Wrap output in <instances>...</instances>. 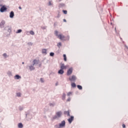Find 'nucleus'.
Masks as SVG:
<instances>
[{"label": "nucleus", "mask_w": 128, "mask_h": 128, "mask_svg": "<svg viewBox=\"0 0 128 128\" xmlns=\"http://www.w3.org/2000/svg\"><path fill=\"white\" fill-rule=\"evenodd\" d=\"M8 12V7L6 6V5H2V7L0 8V12Z\"/></svg>", "instance_id": "obj_4"}, {"label": "nucleus", "mask_w": 128, "mask_h": 128, "mask_svg": "<svg viewBox=\"0 0 128 128\" xmlns=\"http://www.w3.org/2000/svg\"><path fill=\"white\" fill-rule=\"evenodd\" d=\"M0 112H2V109L0 108Z\"/></svg>", "instance_id": "obj_49"}, {"label": "nucleus", "mask_w": 128, "mask_h": 128, "mask_svg": "<svg viewBox=\"0 0 128 128\" xmlns=\"http://www.w3.org/2000/svg\"><path fill=\"white\" fill-rule=\"evenodd\" d=\"M33 90H34V89Z\"/></svg>", "instance_id": "obj_61"}, {"label": "nucleus", "mask_w": 128, "mask_h": 128, "mask_svg": "<svg viewBox=\"0 0 128 128\" xmlns=\"http://www.w3.org/2000/svg\"><path fill=\"white\" fill-rule=\"evenodd\" d=\"M110 24H111V26H114V24H112V22H110Z\"/></svg>", "instance_id": "obj_51"}, {"label": "nucleus", "mask_w": 128, "mask_h": 128, "mask_svg": "<svg viewBox=\"0 0 128 128\" xmlns=\"http://www.w3.org/2000/svg\"><path fill=\"white\" fill-rule=\"evenodd\" d=\"M76 87L80 90H82V86L81 85L78 84L76 86Z\"/></svg>", "instance_id": "obj_23"}, {"label": "nucleus", "mask_w": 128, "mask_h": 128, "mask_svg": "<svg viewBox=\"0 0 128 128\" xmlns=\"http://www.w3.org/2000/svg\"><path fill=\"white\" fill-rule=\"evenodd\" d=\"M63 22H66V20L64 19Z\"/></svg>", "instance_id": "obj_45"}, {"label": "nucleus", "mask_w": 128, "mask_h": 128, "mask_svg": "<svg viewBox=\"0 0 128 128\" xmlns=\"http://www.w3.org/2000/svg\"><path fill=\"white\" fill-rule=\"evenodd\" d=\"M63 60H64V62H67L68 61V58L66 57V54H63Z\"/></svg>", "instance_id": "obj_22"}, {"label": "nucleus", "mask_w": 128, "mask_h": 128, "mask_svg": "<svg viewBox=\"0 0 128 128\" xmlns=\"http://www.w3.org/2000/svg\"><path fill=\"white\" fill-rule=\"evenodd\" d=\"M38 62H40V60H36V59H34L32 61V64L34 66V64H38Z\"/></svg>", "instance_id": "obj_16"}, {"label": "nucleus", "mask_w": 128, "mask_h": 128, "mask_svg": "<svg viewBox=\"0 0 128 128\" xmlns=\"http://www.w3.org/2000/svg\"><path fill=\"white\" fill-rule=\"evenodd\" d=\"M68 65H64V64L61 63L60 64V68H62L63 70H66L68 68Z\"/></svg>", "instance_id": "obj_9"}, {"label": "nucleus", "mask_w": 128, "mask_h": 128, "mask_svg": "<svg viewBox=\"0 0 128 128\" xmlns=\"http://www.w3.org/2000/svg\"><path fill=\"white\" fill-rule=\"evenodd\" d=\"M66 126V120H63L59 124H58V128H64Z\"/></svg>", "instance_id": "obj_6"}, {"label": "nucleus", "mask_w": 128, "mask_h": 128, "mask_svg": "<svg viewBox=\"0 0 128 128\" xmlns=\"http://www.w3.org/2000/svg\"><path fill=\"white\" fill-rule=\"evenodd\" d=\"M62 12H63L64 14H68V10H63Z\"/></svg>", "instance_id": "obj_27"}, {"label": "nucleus", "mask_w": 128, "mask_h": 128, "mask_svg": "<svg viewBox=\"0 0 128 128\" xmlns=\"http://www.w3.org/2000/svg\"><path fill=\"white\" fill-rule=\"evenodd\" d=\"M22 6H18V9L19 10H22Z\"/></svg>", "instance_id": "obj_48"}, {"label": "nucleus", "mask_w": 128, "mask_h": 128, "mask_svg": "<svg viewBox=\"0 0 128 128\" xmlns=\"http://www.w3.org/2000/svg\"><path fill=\"white\" fill-rule=\"evenodd\" d=\"M0 4H2V0H0Z\"/></svg>", "instance_id": "obj_54"}, {"label": "nucleus", "mask_w": 128, "mask_h": 128, "mask_svg": "<svg viewBox=\"0 0 128 128\" xmlns=\"http://www.w3.org/2000/svg\"><path fill=\"white\" fill-rule=\"evenodd\" d=\"M26 112V120L29 122V120H30L32 118V114L30 112V110H28Z\"/></svg>", "instance_id": "obj_3"}, {"label": "nucleus", "mask_w": 128, "mask_h": 128, "mask_svg": "<svg viewBox=\"0 0 128 128\" xmlns=\"http://www.w3.org/2000/svg\"><path fill=\"white\" fill-rule=\"evenodd\" d=\"M5 24H6V21H4V20H2L0 22V28H4V25Z\"/></svg>", "instance_id": "obj_10"}, {"label": "nucleus", "mask_w": 128, "mask_h": 128, "mask_svg": "<svg viewBox=\"0 0 128 128\" xmlns=\"http://www.w3.org/2000/svg\"><path fill=\"white\" fill-rule=\"evenodd\" d=\"M14 80H20V78H22V76L18 74H16L14 76Z\"/></svg>", "instance_id": "obj_19"}, {"label": "nucleus", "mask_w": 128, "mask_h": 128, "mask_svg": "<svg viewBox=\"0 0 128 128\" xmlns=\"http://www.w3.org/2000/svg\"><path fill=\"white\" fill-rule=\"evenodd\" d=\"M42 54H45V56L48 54V49L42 48Z\"/></svg>", "instance_id": "obj_11"}, {"label": "nucleus", "mask_w": 128, "mask_h": 128, "mask_svg": "<svg viewBox=\"0 0 128 128\" xmlns=\"http://www.w3.org/2000/svg\"><path fill=\"white\" fill-rule=\"evenodd\" d=\"M59 0V2H61L62 0Z\"/></svg>", "instance_id": "obj_60"}, {"label": "nucleus", "mask_w": 128, "mask_h": 128, "mask_svg": "<svg viewBox=\"0 0 128 128\" xmlns=\"http://www.w3.org/2000/svg\"><path fill=\"white\" fill-rule=\"evenodd\" d=\"M22 64H24V62H22Z\"/></svg>", "instance_id": "obj_55"}, {"label": "nucleus", "mask_w": 128, "mask_h": 128, "mask_svg": "<svg viewBox=\"0 0 128 128\" xmlns=\"http://www.w3.org/2000/svg\"><path fill=\"white\" fill-rule=\"evenodd\" d=\"M59 8H66V4L64 3H60L58 4Z\"/></svg>", "instance_id": "obj_12"}, {"label": "nucleus", "mask_w": 128, "mask_h": 128, "mask_svg": "<svg viewBox=\"0 0 128 128\" xmlns=\"http://www.w3.org/2000/svg\"><path fill=\"white\" fill-rule=\"evenodd\" d=\"M54 34L56 36H58V38H59V40L64 42V40L66 38V36L63 35L62 34H58V31L56 30L54 31Z\"/></svg>", "instance_id": "obj_1"}, {"label": "nucleus", "mask_w": 128, "mask_h": 128, "mask_svg": "<svg viewBox=\"0 0 128 128\" xmlns=\"http://www.w3.org/2000/svg\"><path fill=\"white\" fill-rule=\"evenodd\" d=\"M8 76H12V72H8Z\"/></svg>", "instance_id": "obj_35"}, {"label": "nucleus", "mask_w": 128, "mask_h": 128, "mask_svg": "<svg viewBox=\"0 0 128 128\" xmlns=\"http://www.w3.org/2000/svg\"><path fill=\"white\" fill-rule=\"evenodd\" d=\"M72 72H74V68L72 67L70 68L66 72V76H70L72 74Z\"/></svg>", "instance_id": "obj_5"}, {"label": "nucleus", "mask_w": 128, "mask_h": 128, "mask_svg": "<svg viewBox=\"0 0 128 128\" xmlns=\"http://www.w3.org/2000/svg\"><path fill=\"white\" fill-rule=\"evenodd\" d=\"M9 16L10 18H14V11H11L10 13Z\"/></svg>", "instance_id": "obj_13"}, {"label": "nucleus", "mask_w": 128, "mask_h": 128, "mask_svg": "<svg viewBox=\"0 0 128 128\" xmlns=\"http://www.w3.org/2000/svg\"><path fill=\"white\" fill-rule=\"evenodd\" d=\"M2 4H0V8H2Z\"/></svg>", "instance_id": "obj_53"}, {"label": "nucleus", "mask_w": 128, "mask_h": 128, "mask_svg": "<svg viewBox=\"0 0 128 128\" xmlns=\"http://www.w3.org/2000/svg\"><path fill=\"white\" fill-rule=\"evenodd\" d=\"M48 5V6H54V4L52 2V1H49Z\"/></svg>", "instance_id": "obj_25"}, {"label": "nucleus", "mask_w": 128, "mask_h": 128, "mask_svg": "<svg viewBox=\"0 0 128 128\" xmlns=\"http://www.w3.org/2000/svg\"><path fill=\"white\" fill-rule=\"evenodd\" d=\"M58 74H64V69L60 68V70L58 72Z\"/></svg>", "instance_id": "obj_14"}, {"label": "nucleus", "mask_w": 128, "mask_h": 128, "mask_svg": "<svg viewBox=\"0 0 128 128\" xmlns=\"http://www.w3.org/2000/svg\"><path fill=\"white\" fill-rule=\"evenodd\" d=\"M71 87L72 88H76V84L74 82H72L71 83Z\"/></svg>", "instance_id": "obj_20"}, {"label": "nucleus", "mask_w": 128, "mask_h": 128, "mask_svg": "<svg viewBox=\"0 0 128 128\" xmlns=\"http://www.w3.org/2000/svg\"><path fill=\"white\" fill-rule=\"evenodd\" d=\"M122 43H123V44H124V42L123 41V42H122Z\"/></svg>", "instance_id": "obj_59"}, {"label": "nucleus", "mask_w": 128, "mask_h": 128, "mask_svg": "<svg viewBox=\"0 0 128 128\" xmlns=\"http://www.w3.org/2000/svg\"><path fill=\"white\" fill-rule=\"evenodd\" d=\"M70 36L68 35L66 36H65V38H64V40H63V42H68V40H70Z\"/></svg>", "instance_id": "obj_17"}, {"label": "nucleus", "mask_w": 128, "mask_h": 128, "mask_svg": "<svg viewBox=\"0 0 128 128\" xmlns=\"http://www.w3.org/2000/svg\"><path fill=\"white\" fill-rule=\"evenodd\" d=\"M18 128H24V124L22 122H20L18 124Z\"/></svg>", "instance_id": "obj_21"}, {"label": "nucleus", "mask_w": 128, "mask_h": 128, "mask_svg": "<svg viewBox=\"0 0 128 128\" xmlns=\"http://www.w3.org/2000/svg\"><path fill=\"white\" fill-rule=\"evenodd\" d=\"M55 86H58V82H56L55 84Z\"/></svg>", "instance_id": "obj_47"}, {"label": "nucleus", "mask_w": 128, "mask_h": 128, "mask_svg": "<svg viewBox=\"0 0 128 128\" xmlns=\"http://www.w3.org/2000/svg\"><path fill=\"white\" fill-rule=\"evenodd\" d=\"M62 111H58L56 113V116L52 117V120H54L56 118H62Z\"/></svg>", "instance_id": "obj_2"}, {"label": "nucleus", "mask_w": 128, "mask_h": 128, "mask_svg": "<svg viewBox=\"0 0 128 128\" xmlns=\"http://www.w3.org/2000/svg\"><path fill=\"white\" fill-rule=\"evenodd\" d=\"M30 34H32V36H34V32L33 30H30Z\"/></svg>", "instance_id": "obj_31"}, {"label": "nucleus", "mask_w": 128, "mask_h": 128, "mask_svg": "<svg viewBox=\"0 0 128 128\" xmlns=\"http://www.w3.org/2000/svg\"><path fill=\"white\" fill-rule=\"evenodd\" d=\"M66 102H70V97H69V98L66 100Z\"/></svg>", "instance_id": "obj_42"}, {"label": "nucleus", "mask_w": 128, "mask_h": 128, "mask_svg": "<svg viewBox=\"0 0 128 128\" xmlns=\"http://www.w3.org/2000/svg\"><path fill=\"white\" fill-rule=\"evenodd\" d=\"M2 56H4V58H6V56H8L6 53H4Z\"/></svg>", "instance_id": "obj_39"}, {"label": "nucleus", "mask_w": 128, "mask_h": 128, "mask_svg": "<svg viewBox=\"0 0 128 128\" xmlns=\"http://www.w3.org/2000/svg\"><path fill=\"white\" fill-rule=\"evenodd\" d=\"M64 114H66V116H70V110H68V111H64Z\"/></svg>", "instance_id": "obj_18"}, {"label": "nucleus", "mask_w": 128, "mask_h": 128, "mask_svg": "<svg viewBox=\"0 0 128 128\" xmlns=\"http://www.w3.org/2000/svg\"><path fill=\"white\" fill-rule=\"evenodd\" d=\"M62 46V42H59L57 44V46L59 48H60V46Z\"/></svg>", "instance_id": "obj_28"}, {"label": "nucleus", "mask_w": 128, "mask_h": 128, "mask_svg": "<svg viewBox=\"0 0 128 128\" xmlns=\"http://www.w3.org/2000/svg\"><path fill=\"white\" fill-rule=\"evenodd\" d=\"M54 74V72H51L50 74H50Z\"/></svg>", "instance_id": "obj_52"}, {"label": "nucleus", "mask_w": 128, "mask_h": 128, "mask_svg": "<svg viewBox=\"0 0 128 128\" xmlns=\"http://www.w3.org/2000/svg\"><path fill=\"white\" fill-rule=\"evenodd\" d=\"M54 26H56V23H54Z\"/></svg>", "instance_id": "obj_57"}, {"label": "nucleus", "mask_w": 128, "mask_h": 128, "mask_svg": "<svg viewBox=\"0 0 128 128\" xmlns=\"http://www.w3.org/2000/svg\"><path fill=\"white\" fill-rule=\"evenodd\" d=\"M39 68H42V63L38 64Z\"/></svg>", "instance_id": "obj_43"}, {"label": "nucleus", "mask_w": 128, "mask_h": 128, "mask_svg": "<svg viewBox=\"0 0 128 128\" xmlns=\"http://www.w3.org/2000/svg\"><path fill=\"white\" fill-rule=\"evenodd\" d=\"M24 110V108L22 107V106H19V110H20V112H22V110Z\"/></svg>", "instance_id": "obj_33"}, {"label": "nucleus", "mask_w": 128, "mask_h": 128, "mask_svg": "<svg viewBox=\"0 0 128 128\" xmlns=\"http://www.w3.org/2000/svg\"><path fill=\"white\" fill-rule=\"evenodd\" d=\"M57 18H60V12H58V16H56Z\"/></svg>", "instance_id": "obj_34"}, {"label": "nucleus", "mask_w": 128, "mask_h": 128, "mask_svg": "<svg viewBox=\"0 0 128 128\" xmlns=\"http://www.w3.org/2000/svg\"><path fill=\"white\" fill-rule=\"evenodd\" d=\"M41 28H42V30H46V26H41Z\"/></svg>", "instance_id": "obj_37"}, {"label": "nucleus", "mask_w": 128, "mask_h": 128, "mask_svg": "<svg viewBox=\"0 0 128 128\" xmlns=\"http://www.w3.org/2000/svg\"><path fill=\"white\" fill-rule=\"evenodd\" d=\"M122 126L123 128H126V125L124 124H122Z\"/></svg>", "instance_id": "obj_44"}, {"label": "nucleus", "mask_w": 128, "mask_h": 128, "mask_svg": "<svg viewBox=\"0 0 128 128\" xmlns=\"http://www.w3.org/2000/svg\"><path fill=\"white\" fill-rule=\"evenodd\" d=\"M72 94V92H68L67 94V96H70V94Z\"/></svg>", "instance_id": "obj_36"}, {"label": "nucleus", "mask_w": 128, "mask_h": 128, "mask_svg": "<svg viewBox=\"0 0 128 128\" xmlns=\"http://www.w3.org/2000/svg\"><path fill=\"white\" fill-rule=\"evenodd\" d=\"M66 93L64 92L62 95V100H66Z\"/></svg>", "instance_id": "obj_24"}, {"label": "nucleus", "mask_w": 128, "mask_h": 128, "mask_svg": "<svg viewBox=\"0 0 128 128\" xmlns=\"http://www.w3.org/2000/svg\"><path fill=\"white\" fill-rule=\"evenodd\" d=\"M16 96H18V98H20L22 96V93L21 92H17L16 93Z\"/></svg>", "instance_id": "obj_29"}, {"label": "nucleus", "mask_w": 128, "mask_h": 128, "mask_svg": "<svg viewBox=\"0 0 128 128\" xmlns=\"http://www.w3.org/2000/svg\"><path fill=\"white\" fill-rule=\"evenodd\" d=\"M49 106H54V104L52 103H50Z\"/></svg>", "instance_id": "obj_40"}, {"label": "nucleus", "mask_w": 128, "mask_h": 128, "mask_svg": "<svg viewBox=\"0 0 128 128\" xmlns=\"http://www.w3.org/2000/svg\"><path fill=\"white\" fill-rule=\"evenodd\" d=\"M120 38L121 40H122V38Z\"/></svg>", "instance_id": "obj_56"}, {"label": "nucleus", "mask_w": 128, "mask_h": 128, "mask_svg": "<svg viewBox=\"0 0 128 128\" xmlns=\"http://www.w3.org/2000/svg\"><path fill=\"white\" fill-rule=\"evenodd\" d=\"M8 32L10 33V32H12V28H11V27H10L8 28Z\"/></svg>", "instance_id": "obj_32"}, {"label": "nucleus", "mask_w": 128, "mask_h": 128, "mask_svg": "<svg viewBox=\"0 0 128 128\" xmlns=\"http://www.w3.org/2000/svg\"><path fill=\"white\" fill-rule=\"evenodd\" d=\"M28 46H32V42H29L28 43Z\"/></svg>", "instance_id": "obj_41"}, {"label": "nucleus", "mask_w": 128, "mask_h": 128, "mask_svg": "<svg viewBox=\"0 0 128 128\" xmlns=\"http://www.w3.org/2000/svg\"><path fill=\"white\" fill-rule=\"evenodd\" d=\"M55 128H58V124L55 125Z\"/></svg>", "instance_id": "obj_46"}, {"label": "nucleus", "mask_w": 128, "mask_h": 128, "mask_svg": "<svg viewBox=\"0 0 128 128\" xmlns=\"http://www.w3.org/2000/svg\"><path fill=\"white\" fill-rule=\"evenodd\" d=\"M40 82H41L42 84L44 82V78H40Z\"/></svg>", "instance_id": "obj_38"}, {"label": "nucleus", "mask_w": 128, "mask_h": 128, "mask_svg": "<svg viewBox=\"0 0 128 128\" xmlns=\"http://www.w3.org/2000/svg\"><path fill=\"white\" fill-rule=\"evenodd\" d=\"M29 70L31 71L34 70H36V68H34V65L32 64L31 66H29Z\"/></svg>", "instance_id": "obj_15"}, {"label": "nucleus", "mask_w": 128, "mask_h": 128, "mask_svg": "<svg viewBox=\"0 0 128 128\" xmlns=\"http://www.w3.org/2000/svg\"><path fill=\"white\" fill-rule=\"evenodd\" d=\"M50 56H52V57L54 56V52H50Z\"/></svg>", "instance_id": "obj_30"}, {"label": "nucleus", "mask_w": 128, "mask_h": 128, "mask_svg": "<svg viewBox=\"0 0 128 128\" xmlns=\"http://www.w3.org/2000/svg\"><path fill=\"white\" fill-rule=\"evenodd\" d=\"M22 32V29H18L16 30V34H20Z\"/></svg>", "instance_id": "obj_26"}, {"label": "nucleus", "mask_w": 128, "mask_h": 128, "mask_svg": "<svg viewBox=\"0 0 128 128\" xmlns=\"http://www.w3.org/2000/svg\"><path fill=\"white\" fill-rule=\"evenodd\" d=\"M70 82H76V76L74 75H72L71 77L69 78Z\"/></svg>", "instance_id": "obj_8"}, {"label": "nucleus", "mask_w": 128, "mask_h": 128, "mask_svg": "<svg viewBox=\"0 0 128 128\" xmlns=\"http://www.w3.org/2000/svg\"><path fill=\"white\" fill-rule=\"evenodd\" d=\"M114 30H115L116 32V27H115V28H114Z\"/></svg>", "instance_id": "obj_50"}, {"label": "nucleus", "mask_w": 128, "mask_h": 128, "mask_svg": "<svg viewBox=\"0 0 128 128\" xmlns=\"http://www.w3.org/2000/svg\"><path fill=\"white\" fill-rule=\"evenodd\" d=\"M74 116H70V117L68 119V124H70L72 122H74Z\"/></svg>", "instance_id": "obj_7"}, {"label": "nucleus", "mask_w": 128, "mask_h": 128, "mask_svg": "<svg viewBox=\"0 0 128 128\" xmlns=\"http://www.w3.org/2000/svg\"><path fill=\"white\" fill-rule=\"evenodd\" d=\"M40 10H42V8H40Z\"/></svg>", "instance_id": "obj_58"}]
</instances>
